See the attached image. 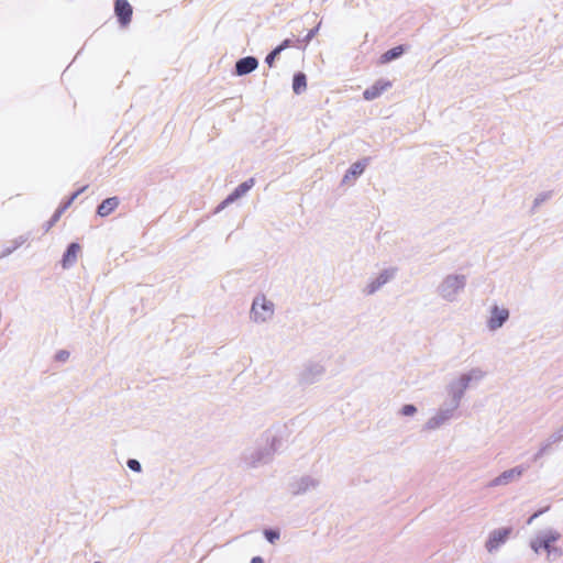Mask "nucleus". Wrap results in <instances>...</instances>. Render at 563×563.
<instances>
[{"label": "nucleus", "mask_w": 563, "mask_h": 563, "mask_svg": "<svg viewBox=\"0 0 563 563\" xmlns=\"http://www.w3.org/2000/svg\"><path fill=\"white\" fill-rule=\"evenodd\" d=\"M391 87L389 80H378L369 88L365 89L363 97L365 100H374L378 98L385 90Z\"/></svg>", "instance_id": "39448f33"}, {"label": "nucleus", "mask_w": 563, "mask_h": 563, "mask_svg": "<svg viewBox=\"0 0 563 563\" xmlns=\"http://www.w3.org/2000/svg\"><path fill=\"white\" fill-rule=\"evenodd\" d=\"M81 247L78 243H71L63 257V266L67 267L77 261Z\"/></svg>", "instance_id": "9d476101"}, {"label": "nucleus", "mask_w": 563, "mask_h": 563, "mask_svg": "<svg viewBox=\"0 0 563 563\" xmlns=\"http://www.w3.org/2000/svg\"><path fill=\"white\" fill-rule=\"evenodd\" d=\"M68 357H69V353L67 351H59L56 354V360L62 361V362L66 361Z\"/></svg>", "instance_id": "aec40b11"}, {"label": "nucleus", "mask_w": 563, "mask_h": 563, "mask_svg": "<svg viewBox=\"0 0 563 563\" xmlns=\"http://www.w3.org/2000/svg\"><path fill=\"white\" fill-rule=\"evenodd\" d=\"M509 311L506 308H499L495 306L492 309V316L488 320V327L492 330H496L503 325V323L508 319Z\"/></svg>", "instance_id": "423d86ee"}, {"label": "nucleus", "mask_w": 563, "mask_h": 563, "mask_svg": "<svg viewBox=\"0 0 563 563\" xmlns=\"http://www.w3.org/2000/svg\"><path fill=\"white\" fill-rule=\"evenodd\" d=\"M254 185L253 179H249L241 185H239L235 190L223 201L224 205L233 202L238 198L242 197L246 191H249Z\"/></svg>", "instance_id": "1a4fd4ad"}, {"label": "nucleus", "mask_w": 563, "mask_h": 563, "mask_svg": "<svg viewBox=\"0 0 563 563\" xmlns=\"http://www.w3.org/2000/svg\"><path fill=\"white\" fill-rule=\"evenodd\" d=\"M119 206V199L117 197H111L103 200L97 209V213L100 217H107L111 212H113Z\"/></svg>", "instance_id": "6e6552de"}, {"label": "nucleus", "mask_w": 563, "mask_h": 563, "mask_svg": "<svg viewBox=\"0 0 563 563\" xmlns=\"http://www.w3.org/2000/svg\"><path fill=\"white\" fill-rule=\"evenodd\" d=\"M258 65V62L255 57H244L238 60L235 65V71L238 75H246L253 71Z\"/></svg>", "instance_id": "0eeeda50"}, {"label": "nucleus", "mask_w": 563, "mask_h": 563, "mask_svg": "<svg viewBox=\"0 0 563 563\" xmlns=\"http://www.w3.org/2000/svg\"><path fill=\"white\" fill-rule=\"evenodd\" d=\"M128 466L132 470V471H135V472H140L141 471V464L139 463V461L136 460H129L128 461Z\"/></svg>", "instance_id": "6ab92c4d"}, {"label": "nucleus", "mask_w": 563, "mask_h": 563, "mask_svg": "<svg viewBox=\"0 0 563 563\" xmlns=\"http://www.w3.org/2000/svg\"><path fill=\"white\" fill-rule=\"evenodd\" d=\"M114 13L120 24L126 26L132 20L133 9L128 0H115Z\"/></svg>", "instance_id": "7ed1b4c3"}, {"label": "nucleus", "mask_w": 563, "mask_h": 563, "mask_svg": "<svg viewBox=\"0 0 563 563\" xmlns=\"http://www.w3.org/2000/svg\"><path fill=\"white\" fill-rule=\"evenodd\" d=\"M307 87V78L302 73H298L294 77L292 89L296 93L302 92Z\"/></svg>", "instance_id": "ddd939ff"}, {"label": "nucleus", "mask_w": 563, "mask_h": 563, "mask_svg": "<svg viewBox=\"0 0 563 563\" xmlns=\"http://www.w3.org/2000/svg\"><path fill=\"white\" fill-rule=\"evenodd\" d=\"M251 563H264V562H263V559L261 556H254L251 560Z\"/></svg>", "instance_id": "5701e85b"}, {"label": "nucleus", "mask_w": 563, "mask_h": 563, "mask_svg": "<svg viewBox=\"0 0 563 563\" xmlns=\"http://www.w3.org/2000/svg\"><path fill=\"white\" fill-rule=\"evenodd\" d=\"M290 40H285L280 45L276 47V49H279V53L290 46Z\"/></svg>", "instance_id": "412c9836"}, {"label": "nucleus", "mask_w": 563, "mask_h": 563, "mask_svg": "<svg viewBox=\"0 0 563 563\" xmlns=\"http://www.w3.org/2000/svg\"><path fill=\"white\" fill-rule=\"evenodd\" d=\"M402 53H404V47L401 45L393 47L391 49L385 52L380 56V63L382 64L389 63L390 60L398 58Z\"/></svg>", "instance_id": "f8f14e48"}, {"label": "nucleus", "mask_w": 563, "mask_h": 563, "mask_svg": "<svg viewBox=\"0 0 563 563\" xmlns=\"http://www.w3.org/2000/svg\"><path fill=\"white\" fill-rule=\"evenodd\" d=\"M279 54V49H274L267 56H266V59L265 62L267 63V65L269 67H272L274 65V62H275V58L277 57V55Z\"/></svg>", "instance_id": "f3484780"}, {"label": "nucleus", "mask_w": 563, "mask_h": 563, "mask_svg": "<svg viewBox=\"0 0 563 563\" xmlns=\"http://www.w3.org/2000/svg\"><path fill=\"white\" fill-rule=\"evenodd\" d=\"M364 169L365 164L362 162H356L350 167L344 178L347 179L349 177H356L361 175L364 172Z\"/></svg>", "instance_id": "4468645a"}, {"label": "nucleus", "mask_w": 563, "mask_h": 563, "mask_svg": "<svg viewBox=\"0 0 563 563\" xmlns=\"http://www.w3.org/2000/svg\"><path fill=\"white\" fill-rule=\"evenodd\" d=\"M264 534L271 543H274L279 538V532L274 530H265Z\"/></svg>", "instance_id": "dca6fc26"}, {"label": "nucleus", "mask_w": 563, "mask_h": 563, "mask_svg": "<svg viewBox=\"0 0 563 563\" xmlns=\"http://www.w3.org/2000/svg\"><path fill=\"white\" fill-rule=\"evenodd\" d=\"M417 411L413 405H405L401 409L404 416H412Z\"/></svg>", "instance_id": "a211bd4d"}, {"label": "nucleus", "mask_w": 563, "mask_h": 563, "mask_svg": "<svg viewBox=\"0 0 563 563\" xmlns=\"http://www.w3.org/2000/svg\"><path fill=\"white\" fill-rule=\"evenodd\" d=\"M522 474V471L519 468H512L504 472L498 477H496L493 482V485H501L506 484L515 477H519Z\"/></svg>", "instance_id": "9b49d317"}, {"label": "nucleus", "mask_w": 563, "mask_h": 563, "mask_svg": "<svg viewBox=\"0 0 563 563\" xmlns=\"http://www.w3.org/2000/svg\"><path fill=\"white\" fill-rule=\"evenodd\" d=\"M85 189H86V187H84L80 190L73 194V196L68 199V201L58 210V214L64 212L74 202V200L79 196V194L82 192Z\"/></svg>", "instance_id": "2eb2a0df"}, {"label": "nucleus", "mask_w": 563, "mask_h": 563, "mask_svg": "<svg viewBox=\"0 0 563 563\" xmlns=\"http://www.w3.org/2000/svg\"><path fill=\"white\" fill-rule=\"evenodd\" d=\"M511 534V528H503L495 530L490 533L488 541L486 542V549L492 552L496 550L500 544Z\"/></svg>", "instance_id": "20e7f679"}, {"label": "nucleus", "mask_w": 563, "mask_h": 563, "mask_svg": "<svg viewBox=\"0 0 563 563\" xmlns=\"http://www.w3.org/2000/svg\"><path fill=\"white\" fill-rule=\"evenodd\" d=\"M273 303L271 301H267L265 297L256 298L253 301L252 313L256 321H265L273 314Z\"/></svg>", "instance_id": "f03ea898"}, {"label": "nucleus", "mask_w": 563, "mask_h": 563, "mask_svg": "<svg viewBox=\"0 0 563 563\" xmlns=\"http://www.w3.org/2000/svg\"><path fill=\"white\" fill-rule=\"evenodd\" d=\"M560 538L561 534L558 531H548L544 536L533 539L530 545L536 553L544 550L549 555L552 552L560 554V550L558 548H552V544L555 543Z\"/></svg>", "instance_id": "f257e3e1"}, {"label": "nucleus", "mask_w": 563, "mask_h": 563, "mask_svg": "<svg viewBox=\"0 0 563 563\" xmlns=\"http://www.w3.org/2000/svg\"><path fill=\"white\" fill-rule=\"evenodd\" d=\"M545 510H547V509H544V511H545ZM541 514H543V510H540V511L534 512V514H533V515L528 519V525H531V523H532V521H533L536 518H538Z\"/></svg>", "instance_id": "4be33fe9"}]
</instances>
